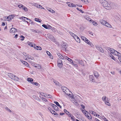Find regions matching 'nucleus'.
Listing matches in <instances>:
<instances>
[{"mask_svg": "<svg viewBox=\"0 0 121 121\" xmlns=\"http://www.w3.org/2000/svg\"><path fill=\"white\" fill-rule=\"evenodd\" d=\"M103 6L107 9L108 10L111 9V7L108 2L105 0H99Z\"/></svg>", "mask_w": 121, "mask_h": 121, "instance_id": "obj_1", "label": "nucleus"}, {"mask_svg": "<svg viewBox=\"0 0 121 121\" xmlns=\"http://www.w3.org/2000/svg\"><path fill=\"white\" fill-rule=\"evenodd\" d=\"M58 65L59 67L60 68L62 67L63 65L62 62L60 59H58L57 61Z\"/></svg>", "mask_w": 121, "mask_h": 121, "instance_id": "obj_2", "label": "nucleus"}, {"mask_svg": "<svg viewBox=\"0 0 121 121\" xmlns=\"http://www.w3.org/2000/svg\"><path fill=\"white\" fill-rule=\"evenodd\" d=\"M86 39L84 41L88 44L90 45L91 47H93L94 46L93 43L86 38Z\"/></svg>", "mask_w": 121, "mask_h": 121, "instance_id": "obj_3", "label": "nucleus"}, {"mask_svg": "<svg viewBox=\"0 0 121 121\" xmlns=\"http://www.w3.org/2000/svg\"><path fill=\"white\" fill-rule=\"evenodd\" d=\"M108 49L110 51L111 53H112L115 55V52L116 51H117L116 50H115L113 49H112L109 47L108 48Z\"/></svg>", "mask_w": 121, "mask_h": 121, "instance_id": "obj_4", "label": "nucleus"}, {"mask_svg": "<svg viewBox=\"0 0 121 121\" xmlns=\"http://www.w3.org/2000/svg\"><path fill=\"white\" fill-rule=\"evenodd\" d=\"M96 48L99 51L103 53L104 52V50L102 48L98 46H95Z\"/></svg>", "mask_w": 121, "mask_h": 121, "instance_id": "obj_5", "label": "nucleus"}, {"mask_svg": "<svg viewBox=\"0 0 121 121\" xmlns=\"http://www.w3.org/2000/svg\"><path fill=\"white\" fill-rule=\"evenodd\" d=\"M17 31L16 29L14 28H12L10 30V32L12 33H15Z\"/></svg>", "mask_w": 121, "mask_h": 121, "instance_id": "obj_6", "label": "nucleus"}, {"mask_svg": "<svg viewBox=\"0 0 121 121\" xmlns=\"http://www.w3.org/2000/svg\"><path fill=\"white\" fill-rule=\"evenodd\" d=\"M86 113H85V115L89 119H91V115L89 113L87 112H86Z\"/></svg>", "mask_w": 121, "mask_h": 121, "instance_id": "obj_7", "label": "nucleus"}, {"mask_svg": "<svg viewBox=\"0 0 121 121\" xmlns=\"http://www.w3.org/2000/svg\"><path fill=\"white\" fill-rule=\"evenodd\" d=\"M67 4H68V6L69 7H76V5L75 4H73L72 3L68 2L67 3Z\"/></svg>", "mask_w": 121, "mask_h": 121, "instance_id": "obj_8", "label": "nucleus"}, {"mask_svg": "<svg viewBox=\"0 0 121 121\" xmlns=\"http://www.w3.org/2000/svg\"><path fill=\"white\" fill-rule=\"evenodd\" d=\"M89 21L90 22H91L94 26H97L98 25L97 23L96 22L91 19H90Z\"/></svg>", "mask_w": 121, "mask_h": 121, "instance_id": "obj_9", "label": "nucleus"}, {"mask_svg": "<svg viewBox=\"0 0 121 121\" xmlns=\"http://www.w3.org/2000/svg\"><path fill=\"white\" fill-rule=\"evenodd\" d=\"M89 80L93 82H94L95 81V80L94 79V77L92 75L89 76Z\"/></svg>", "mask_w": 121, "mask_h": 121, "instance_id": "obj_10", "label": "nucleus"}, {"mask_svg": "<svg viewBox=\"0 0 121 121\" xmlns=\"http://www.w3.org/2000/svg\"><path fill=\"white\" fill-rule=\"evenodd\" d=\"M51 105L53 107L55 110L56 111L58 110L59 108L56 105L52 104H51Z\"/></svg>", "mask_w": 121, "mask_h": 121, "instance_id": "obj_11", "label": "nucleus"}, {"mask_svg": "<svg viewBox=\"0 0 121 121\" xmlns=\"http://www.w3.org/2000/svg\"><path fill=\"white\" fill-rule=\"evenodd\" d=\"M104 26L108 28H111L112 27V26L107 22L105 23Z\"/></svg>", "mask_w": 121, "mask_h": 121, "instance_id": "obj_12", "label": "nucleus"}, {"mask_svg": "<svg viewBox=\"0 0 121 121\" xmlns=\"http://www.w3.org/2000/svg\"><path fill=\"white\" fill-rule=\"evenodd\" d=\"M57 55L58 56V57L60 59H64V57L60 53H58L57 54Z\"/></svg>", "mask_w": 121, "mask_h": 121, "instance_id": "obj_13", "label": "nucleus"}, {"mask_svg": "<svg viewBox=\"0 0 121 121\" xmlns=\"http://www.w3.org/2000/svg\"><path fill=\"white\" fill-rule=\"evenodd\" d=\"M13 18V17H12V15H10L8 17H7V18H6V20H7L8 21H10Z\"/></svg>", "mask_w": 121, "mask_h": 121, "instance_id": "obj_14", "label": "nucleus"}, {"mask_svg": "<svg viewBox=\"0 0 121 121\" xmlns=\"http://www.w3.org/2000/svg\"><path fill=\"white\" fill-rule=\"evenodd\" d=\"M106 21L102 19L100 20L99 21V22L100 23L104 25V24H105V23H106Z\"/></svg>", "mask_w": 121, "mask_h": 121, "instance_id": "obj_15", "label": "nucleus"}, {"mask_svg": "<svg viewBox=\"0 0 121 121\" xmlns=\"http://www.w3.org/2000/svg\"><path fill=\"white\" fill-rule=\"evenodd\" d=\"M27 80L31 83L32 84V82H33V79L31 78H29L27 79Z\"/></svg>", "mask_w": 121, "mask_h": 121, "instance_id": "obj_16", "label": "nucleus"}, {"mask_svg": "<svg viewBox=\"0 0 121 121\" xmlns=\"http://www.w3.org/2000/svg\"><path fill=\"white\" fill-rule=\"evenodd\" d=\"M47 9L52 13H53L55 12V11H54L53 10L50 8H48Z\"/></svg>", "mask_w": 121, "mask_h": 121, "instance_id": "obj_17", "label": "nucleus"}, {"mask_svg": "<svg viewBox=\"0 0 121 121\" xmlns=\"http://www.w3.org/2000/svg\"><path fill=\"white\" fill-rule=\"evenodd\" d=\"M8 76L10 78L12 79L13 76H14V75L12 73H9L8 74Z\"/></svg>", "mask_w": 121, "mask_h": 121, "instance_id": "obj_18", "label": "nucleus"}, {"mask_svg": "<svg viewBox=\"0 0 121 121\" xmlns=\"http://www.w3.org/2000/svg\"><path fill=\"white\" fill-rule=\"evenodd\" d=\"M46 52L48 55L49 56V57L51 59H52L53 58H52V56L51 53L48 51H46Z\"/></svg>", "mask_w": 121, "mask_h": 121, "instance_id": "obj_19", "label": "nucleus"}, {"mask_svg": "<svg viewBox=\"0 0 121 121\" xmlns=\"http://www.w3.org/2000/svg\"><path fill=\"white\" fill-rule=\"evenodd\" d=\"M12 79L14 80L18 81L19 80V78L17 77L15 75H14V76H13Z\"/></svg>", "mask_w": 121, "mask_h": 121, "instance_id": "obj_20", "label": "nucleus"}, {"mask_svg": "<svg viewBox=\"0 0 121 121\" xmlns=\"http://www.w3.org/2000/svg\"><path fill=\"white\" fill-rule=\"evenodd\" d=\"M35 67L36 68L38 69H40L41 68V65L36 64V65L35 66Z\"/></svg>", "mask_w": 121, "mask_h": 121, "instance_id": "obj_21", "label": "nucleus"}, {"mask_svg": "<svg viewBox=\"0 0 121 121\" xmlns=\"http://www.w3.org/2000/svg\"><path fill=\"white\" fill-rule=\"evenodd\" d=\"M102 99L103 101L105 102H106V101H109L108 100V98L106 97V96L102 98Z\"/></svg>", "mask_w": 121, "mask_h": 121, "instance_id": "obj_22", "label": "nucleus"}, {"mask_svg": "<svg viewBox=\"0 0 121 121\" xmlns=\"http://www.w3.org/2000/svg\"><path fill=\"white\" fill-rule=\"evenodd\" d=\"M94 76L96 78H98L99 76V74L96 71H95L94 73Z\"/></svg>", "mask_w": 121, "mask_h": 121, "instance_id": "obj_23", "label": "nucleus"}, {"mask_svg": "<svg viewBox=\"0 0 121 121\" xmlns=\"http://www.w3.org/2000/svg\"><path fill=\"white\" fill-rule=\"evenodd\" d=\"M115 55L119 56V57H121V54L117 52V51L115 52Z\"/></svg>", "mask_w": 121, "mask_h": 121, "instance_id": "obj_24", "label": "nucleus"}, {"mask_svg": "<svg viewBox=\"0 0 121 121\" xmlns=\"http://www.w3.org/2000/svg\"><path fill=\"white\" fill-rule=\"evenodd\" d=\"M54 102L57 106L59 107L60 108H61V106L59 104V103L57 102L54 101Z\"/></svg>", "mask_w": 121, "mask_h": 121, "instance_id": "obj_25", "label": "nucleus"}, {"mask_svg": "<svg viewBox=\"0 0 121 121\" xmlns=\"http://www.w3.org/2000/svg\"><path fill=\"white\" fill-rule=\"evenodd\" d=\"M61 89L63 92L65 91V89L66 90H68V89L65 86L62 87H61Z\"/></svg>", "mask_w": 121, "mask_h": 121, "instance_id": "obj_26", "label": "nucleus"}, {"mask_svg": "<svg viewBox=\"0 0 121 121\" xmlns=\"http://www.w3.org/2000/svg\"><path fill=\"white\" fill-rule=\"evenodd\" d=\"M50 111L51 112L52 114H54L55 115H58V114L56 113L55 111H54V110H50Z\"/></svg>", "mask_w": 121, "mask_h": 121, "instance_id": "obj_27", "label": "nucleus"}, {"mask_svg": "<svg viewBox=\"0 0 121 121\" xmlns=\"http://www.w3.org/2000/svg\"><path fill=\"white\" fill-rule=\"evenodd\" d=\"M53 82H54V83H55L56 85L59 86L60 85V83L59 82H56V81H55V80H54L53 81Z\"/></svg>", "mask_w": 121, "mask_h": 121, "instance_id": "obj_28", "label": "nucleus"}, {"mask_svg": "<svg viewBox=\"0 0 121 121\" xmlns=\"http://www.w3.org/2000/svg\"><path fill=\"white\" fill-rule=\"evenodd\" d=\"M80 60L79 59H75V61L74 62L76 64H78Z\"/></svg>", "mask_w": 121, "mask_h": 121, "instance_id": "obj_29", "label": "nucleus"}, {"mask_svg": "<svg viewBox=\"0 0 121 121\" xmlns=\"http://www.w3.org/2000/svg\"><path fill=\"white\" fill-rule=\"evenodd\" d=\"M67 45V44L65 43H64L63 44H62V46L63 47V48L65 49L66 48V47H67L66 46Z\"/></svg>", "mask_w": 121, "mask_h": 121, "instance_id": "obj_30", "label": "nucleus"}, {"mask_svg": "<svg viewBox=\"0 0 121 121\" xmlns=\"http://www.w3.org/2000/svg\"><path fill=\"white\" fill-rule=\"evenodd\" d=\"M35 20L37 22H41L42 21V20L41 19H40L39 18H36L35 19Z\"/></svg>", "mask_w": 121, "mask_h": 121, "instance_id": "obj_31", "label": "nucleus"}, {"mask_svg": "<svg viewBox=\"0 0 121 121\" xmlns=\"http://www.w3.org/2000/svg\"><path fill=\"white\" fill-rule=\"evenodd\" d=\"M69 91V89H68V90H65V91L64 92L67 95H70V94H69L68 93V92Z\"/></svg>", "mask_w": 121, "mask_h": 121, "instance_id": "obj_32", "label": "nucleus"}, {"mask_svg": "<svg viewBox=\"0 0 121 121\" xmlns=\"http://www.w3.org/2000/svg\"><path fill=\"white\" fill-rule=\"evenodd\" d=\"M78 64H80L82 65H83V66L84 65V64L82 60H80L79 61Z\"/></svg>", "mask_w": 121, "mask_h": 121, "instance_id": "obj_33", "label": "nucleus"}, {"mask_svg": "<svg viewBox=\"0 0 121 121\" xmlns=\"http://www.w3.org/2000/svg\"><path fill=\"white\" fill-rule=\"evenodd\" d=\"M46 96L48 98H51L52 97L51 95L48 94H46Z\"/></svg>", "mask_w": 121, "mask_h": 121, "instance_id": "obj_34", "label": "nucleus"}, {"mask_svg": "<svg viewBox=\"0 0 121 121\" xmlns=\"http://www.w3.org/2000/svg\"><path fill=\"white\" fill-rule=\"evenodd\" d=\"M18 7L19 8H22V9H23L24 6L22 4H20L18 5Z\"/></svg>", "mask_w": 121, "mask_h": 121, "instance_id": "obj_35", "label": "nucleus"}, {"mask_svg": "<svg viewBox=\"0 0 121 121\" xmlns=\"http://www.w3.org/2000/svg\"><path fill=\"white\" fill-rule=\"evenodd\" d=\"M36 47L37 48V50H41L42 49L39 46H36Z\"/></svg>", "mask_w": 121, "mask_h": 121, "instance_id": "obj_36", "label": "nucleus"}, {"mask_svg": "<svg viewBox=\"0 0 121 121\" xmlns=\"http://www.w3.org/2000/svg\"><path fill=\"white\" fill-rule=\"evenodd\" d=\"M88 33L90 35L92 36H94V35L91 32L89 31L88 32Z\"/></svg>", "mask_w": 121, "mask_h": 121, "instance_id": "obj_37", "label": "nucleus"}, {"mask_svg": "<svg viewBox=\"0 0 121 121\" xmlns=\"http://www.w3.org/2000/svg\"><path fill=\"white\" fill-rule=\"evenodd\" d=\"M28 45L31 47H33V43L29 42L28 43Z\"/></svg>", "mask_w": 121, "mask_h": 121, "instance_id": "obj_38", "label": "nucleus"}, {"mask_svg": "<svg viewBox=\"0 0 121 121\" xmlns=\"http://www.w3.org/2000/svg\"><path fill=\"white\" fill-rule=\"evenodd\" d=\"M71 117V119L73 120V121H75L74 119L75 117L73 115H72L71 117Z\"/></svg>", "mask_w": 121, "mask_h": 121, "instance_id": "obj_39", "label": "nucleus"}, {"mask_svg": "<svg viewBox=\"0 0 121 121\" xmlns=\"http://www.w3.org/2000/svg\"><path fill=\"white\" fill-rule=\"evenodd\" d=\"M32 84H34L36 86H38L39 85V84L37 82H32Z\"/></svg>", "mask_w": 121, "mask_h": 121, "instance_id": "obj_40", "label": "nucleus"}, {"mask_svg": "<svg viewBox=\"0 0 121 121\" xmlns=\"http://www.w3.org/2000/svg\"><path fill=\"white\" fill-rule=\"evenodd\" d=\"M77 9L78 10L80 11V12L82 13H83L84 12L81 9H79L78 8H77Z\"/></svg>", "mask_w": 121, "mask_h": 121, "instance_id": "obj_41", "label": "nucleus"}, {"mask_svg": "<svg viewBox=\"0 0 121 121\" xmlns=\"http://www.w3.org/2000/svg\"><path fill=\"white\" fill-rule=\"evenodd\" d=\"M108 101H106L105 102V104L108 106H110V105L111 104L109 102H108Z\"/></svg>", "mask_w": 121, "mask_h": 121, "instance_id": "obj_42", "label": "nucleus"}, {"mask_svg": "<svg viewBox=\"0 0 121 121\" xmlns=\"http://www.w3.org/2000/svg\"><path fill=\"white\" fill-rule=\"evenodd\" d=\"M34 32L36 33H41V31L38 30H35Z\"/></svg>", "mask_w": 121, "mask_h": 121, "instance_id": "obj_43", "label": "nucleus"}, {"mask_svg": "<svg viewBox=\"0 0 121 121\" xmlns=\"http://www.w3.org/2000/svg\"><path fill=\"white\" fill-rule=\"evenodd\" d=\"M76 41L78 42H80V40L79 38L78 37H77V39H75Z\"/></svg>", "mask_w": 121, "mask_h": 121, "instance_id": "obj_44", "label": "nucleus"}, {"mask_svg": "<svg viewBox=\"0 0 121 121\" xmlns=\"http://www.w3.org/2000/svg\"><path fill=\"white\" fill-rule=\"evenodd\" d=\"M72 36V37H74V36H75V35H76L75 34H74L72 32H70L69 33Z\"/></svg>", "mask_w": 121, "mask_h": 121, "instance_id": "obj_45", "label": "nucleus"}, {"mask_svg": "<svg viewBox=\"0 0 121 121\" xmlns=\"http://www.w3.org/2000/svg\"><path fill=\"white\" fill-rule=\"evenodd\" d=\"M20 38H21V40H23L25 38V37L23 35H21L20 37Z\"/></svg>", "mask_w": 121, "mask_h": 121, "instance_id": "obj_46", "label": "nucleus"}, {"mask_svg": "<svg viewBox=\"0 0 121 121\" xmlns=\"http://www.w3.org/2000/svg\"><path fill=\"white\" fill-rule=\"evenodd\" d=\"M64 112L67 114H68L69 113V112H68L67 110L65 109H64Z\"/></svg>", "mask_w": 121, "mask_h": 121, "instance_id": "obj_47", "label": "nucleus"}, {"mask_svg": "<svg viewBox=\"0 0 121 121\" xmlns=\"http://www.w3.org/2000/svg\"><path fill=\"white\" fill-rule=\"evenodd\" d=\"M81 38L84 41H85V40L86 39V38L84 36H82L81 37Z\"/></svg>", "mask_w": 121, "mask_h": 121, "instance_id": "obj_48", "label": "nucleus"}, {"mask_svg": "<svg viewBox=\"0 0 121 121\" xmlns=\"http://www.w3.org/2000/svg\"><path fill=\"white\" fill-rule=\"evenodd\" d=\"M89 112L91 114H95V112L92 111L90 110L89 111Z\"/></svg>", "mask_w": 121, "mask_h": 121, "instance_id": "obj_49", "label": "nucleus"}, {"mask_svg": "<svg viewBox=\"0 0 121 121\" xmlns=\"http://www.w3.org/2000/svg\"><path fill=\"white\" fill-rule=\"evenodd\" d=\"M42 26L44 27V28L47 29V26L45 24H43L42 25Z\"/></svg>", "mask_w": 121, "mask_h": 121, "instance_id": "obj_50", "label": "nucleus"}, {"mask_svg": "<svg viewBox=\"0 0 121 121\" xmlns=\"http://www.w3.org/2000/svg\"><path fill=\"white\" fill-rule=\"evenodd\" d=\"M22 9L25 12H26L28 11V9L26 7H23Z\"/></svg>", "mask_w": 121, "mask_h": 121, "instance_id": "obj_51", "label": "nucleus"}, {"mask_svg": "<svg viewBox=\"0 0 121 121\" xmlns=\"http://www.w3.org/2000/svg\"><path fill=\"white\" fill-rule=\"evenodd\" d=\"M23 62H24V63H23V64L25 65H26V66H27V65H28V63L26 61H23Z\"/></svg>", "mask_w": 121, "mask_h": 121, "instance_id": "obj_52", "label": "nucleus"}, {"mask_svg": "<svg viewBox=\"0 0 121 121\" xmlns=\"http://www.w3.org/2000/svg\"><path fill=\"white\" fill-rule=\"evenodd\" d=\"M33 5L34 6L37 7L38 8V6L39 5H38V4L36 3H34L33 4Z\"/></svg>", "mask_w": 121, "mask_h": 121, "instance_id": "obj_53", "label": "nucleus"}, {"mask_svg": "<svg viewBox=\"0 0 121 121\" xmlns=\"http://www.w3.org/2000/svg\"><path fill=\"white\" fill-rule=\"evenodd\" d=\"M38 8H40V9H44V8L42 6L40 5H39L38 6Z\"/></svg>", "mask_w": 121, "mask_h": 121, "instance_id": "obj_54", "label": "nucleus"}, {"mask_svg": "<svg viewBox=\"0 0 121 121\" xmlns=\"http://www.w3.org/2000/svg\"><path fill=\"white\" fill-rule=\"evenodd\" d=\"M95 114H93V115H94V116H95L96 117H98L99 116V115H98L97 114H96V113L95 112Z\"/></svg>", "mask_w": 121, "mask_h": 121, "instance_id": "obj_55", "label": "nucleus"}, {"mask_svg": "<svg viewBox=\"0 0 121 121\" xmlns=\"http://www.w3.org/2000/svg\"><path fill=\"white\" fill-rule=\"evenodd\" d=\"M23 18H25L24 19V21L25 22L27 20H30V19H29L28 18L26 17H23Z\"/></svg>", "mask_w": 121, "mask_h": 121, "instance_id": "obj_56", "label": "nucleus"}, {"mask_svg": "<svg viewBox=\"0 0 121 121\" xmlns=\"http://www.w3.org/2000/svg\"><path fill=\"white\" fill-rule=\"evenodd\" d=\"M27 58H28L29 59H30L31 60H33L34 58V57H29V56H28L27 57Z\"/></svg>", "mask_w": 121, "mask_h": 121, "instance_id": "obj_57", "label": "nucleus"}, {"mask_svg": "<svg viewBox=\"0 0 121 121\" xmlns=\"http://www.w3.org/2000/svg\"><path fill=\"white\" fill-rule=\"evenodd\" d=\"M110 56L112 59L114 60H115L116 58L114 57L113 56H112L111 55V56Z\"/></svg>", "mask_w": 121, "mask_h": 121, "instance_id": "obj_58", "label": "nucleus"}, {"mask_svg": "<svg viewBox=\"0 0 121 121\" xmlns=\"http://www.w3.org/2000/svg\"><path fill=\"white\" fill-rule=\"evenodd\" d=\"M42 100H43L45 101V102H47V100L46 99L44 98H42Z\"/></svg>", "mask_w": 121, "mask_h": 121, "instance_id": "obj_59", "label": "nucleus"}, {"mask_svg": "<svg viewBox=\"0 0 121 121\" xmlns=\"http://www.w3.org/2000/svg\"><path fill=\"white\" fill-rule=\"evenodd\" d=\"M72 64L76 67H77L78 66L77 65L74 64L73 62V63H72Z\"/></svg>", "mask_w": 121, "mask_h": 121, "instance_id": "obj_60", "label": "nucleus"}, {"mask_svg": "<svg viewBox=\"0 0 121 121\" xmlns=\"http://www.w3.org/2000/svg\"><path fill=\"white\" fill-rule=\"evenodd\" d=\"M36 64L34 62L31 63V65L34 67H35V66L36 65Z\"/></svg>", "mask_w": 121, "mask_h": 121, "instance_id": "obj_61", "label": "nucleus"}, {"mask_svg": "<svg viewBox=\"0 0 121 121\" xmlns=\"http://www.w3.org/2000/svg\"><path fill=\"white\" fill-rule=\"evenodd\" d=\"M6 110L9 111L10 112V113H11L12 112L11 111L8 107H7L6 108Z\"/></svg>", "mask_w": 121, "mask_h": 121, "instance_id": "obj_62", "label": "nucleus"}, {"mask_svg": "<svg viewBox=\"0 0 121 121\" xmlns=\"http://www.w3.org/2000/svg\"><path fill=\"white\" fill-rule=\"evenodd\" d=\"M47 29H51L52 28V26H50V25H49L48 26H47Z\"/></svg>", "mask_w": 121, "mask_h": 121, "instance_id": "obj_63", "label": "nucleus"}, {"mask_svg": "<svg viewBox=\"0 0 121 121\" xmlns=\"http://www.w3.org/2000/svg\"><path fill=\"white\" fill-rule=\"evenodd\" d=\"M67 115H68L69 117H71L72 115L71 113H69V112L68 114H67Z\"/></svg>", "mask_w": 121, "mask_h": 121, "instance_id": "obj_64", "label": "nucleus"}]
</instances>
